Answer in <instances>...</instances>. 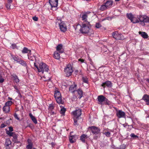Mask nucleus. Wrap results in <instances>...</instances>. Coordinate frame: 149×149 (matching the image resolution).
<instances>
[{
	"label": "nucleus",
	"instance_id": "41",
	"mask_svg": "<svg viewBox=\"0 0 149 149\" xmlns=\"http://www.w3.org/2000/svg\"><path fill=\"white\" fill-rule=\"evenodd\" d=\"M104 134L107 137H109L110 136L111 133L109 132H105Z\"/></svg>",
	"mask_w": 149,
	"mask_h": 149
},
{
	"label": "nucleus",
	"instance_id": "43",
	"mask_svg": "<svg viewBox=\"0 0 149 149\" xmlns=\"http://www.w3.org/2000/svg\"><path fill=\"white\" fill-rule=\"evenodd\" d=\"M102 26L99 23H97L96 24L95 27L97 28H99Z\"/></svg>",
	"mask_w": 149,
	"mask_h": 149
},
{
	"label": "nucleus",
	"instance_id": "46",
	"mask_svg": "<svg viewBox=\"0 0 149 149\" xmlns=\"http://www.w3.org/2000/svg\"><path fill=\"white\" fill-rule=\"evenodd\" d=\"M79 118L77 119L75 118H74V125H77V122L78 121V120H79Z\"/></svg>",
	"mask_w": 149,
	"mask_h": 149
},
{
	"label": "nucleus",
	"instance_id": "55",
	"mask_svg": "<svg viewBox=\"0 0 149 149\" xmlns=\"http://www.w3.org/2000/svg\"><path fill=\"white\" fill-rule=\"evenodd\" d=\"M97 138L98 136H94L93 137L94 139H97Z\"/></svg>",
	"mask_w": 149,
	"mask_h": 149
},
{
	"label": "nucleus",
	"instance_id": "20",
	"mask_svg": "<svg viewBox=\"0 0 149 149\" xmlns=\"http://www.w3.org/2000/svg\"><path fill=\"white\" fill-rule=\"evenodd\" d=\"M77 85L76 84L72 85L69 88V91L71 93H74L76 89Z\"/></svg>",
	"mask_w": 149,
	"mask_h": 149
},
{
	"label": "nucleus",
	"instance_id": "54",
	"mask_svg": "<svg viewBox=\"0 0 149 149\" xmlns=\"http://www.w3.org/2000/svg\"><path fill=\"white\" fill-rule=\"evenodd\" d=\"M123 148L122 149H125V146L123 145H121L120 146V148L121 149V148Z\"/></svg>",
	"mask_w": 149,
	"mask_h": 149
},
{
	"label": "nucleus",
	"instance_id": "63",
	"mask_svg": "<svg viewBox=\"0 0 149 149\" xmlns=\"http://www.w3.org/2000/svg\"><path fill=\"white\" fill-rule=\"evenodd\" d=\"M1 107V106L0 105V108Z\"/></svg>",
	"mask_w": 149,
	"mask_h": 149
},
{
	"label": "nucleus",
	"instance_id": "15",
	"mask_svg": "<svg viewBox=\"0 0 149 149\" xmlns=\"http://www.w3.org/2000/svg\"><path fill=\"white\" fill-rule=\"evenodd\" d=\"M101 86L104 88L106 86L111 87L112 86V84L111 81H108L103 83L101 85Z\"/></svg>",
	"mask_w": 149,
	"mask_h": 149
},
{
	"label": "nucleus",
	"instance_id": "3",
	"mask_svg": "<svg viewBox=\"0 0 149 149\" xmlns=\"http://www.w3.org/2000/svg\"><path fill=\"white\" fill-rule=\"evenodd\" d=\"M34 64L39 72H41L43 74L44 72L45 73L47 72L49 70L48 66L45 63H34Z\"/></svg>",
	"mask_w": 149,
	"mask_h": 149
},
{
	"label": "nucleus",
	"instance_id": "11",
	"mask_svg": "<svg viewBox=\"0 0 149 149\" xmlns=\"http://www.w3.org/2000/svg\"><path fill=\"white\" fill-rule=\"evenodd\" d=\"M73 114L74 117V118L77 119L79 118V117L81 114V110L80 109H76L72 112Z\"/></svg>",
	"mask_w": 149,
	"mask_h": 149
},
{
	"label": "nucleus",
	"instance_id": "37",
	"mask_svg": "<svg viewBox=\"0 0 149 149\" xmlns=\"http://www.w3.org/2000/svg\"><path fill=\"white\" fill-rule=\"evenodd\" d=\"M107 8V7L105 4L104 5H102L101 6L100 9L102 11H103L106 9Z\"/></svg>",
	"mask_w": 149,
	"mask_h": 149
},
{
	"label": "nucleus",
	"instance_id": "51",
	"mask_svg": "<svg viewBox=\"0 0 149 149\" xmlns=\"http://www.w3.org/2000/svg\"><path fill=\"white\" fill-rule=\"evenodd\" d=\"M9 131L10 132H12L13 131V128L12 127H9Z\"/></svg>",
	"mask_w": 149,
	"mask_h": 149
},
{
	"label": "nucleus",
	"instance_id": "52",
	"mask_svg": "<svg viewBox=\"0 0 149 149\" xmlns=\"http://www.w3.org/2000/svg\"><path fill=\"white\" fill-rule=\"evenodd\" d=\"M78 61H81V63H83L84 62V59L80 58L78 59Z\"/></svg>",
	"mask_w": 149,
	"mask_h": 149
},
{
	"label": "nucleus",
	"instance_id": "49",
	"mask_svg": "<svg viewBox=\"0 0 149 149\" xmlns=\"http://www.w3.org/2000/svg\"><path fill=\"white\" fill-rule=\"evenodd\" d=\"M10 3L7 4L6 5V7L8 9H10Z\"/></svg>",
	"mask_w": 149,
	"mask_h": 149
},
{
	"label": "nucleus",
	"instance_id": "6",
	"mask_svg": "<svg viewBox=\"0 0 149 149\" xmlns=\"http://www.w3.org/2000/svg\"><path fill=\"white\" fill-rule=\"evenodd\" d=\"M64 72L67 76H70L73 72V70L71 64H68L65 69Z\"/></svg>",
	"mask_w": 149,
	"mask_h": 149
},
{
	"label": "nucleus",
	"instance_id": "59",
	"mask_svg": "<svg viewBox=\"0 0 149 149\" xmlns=\"http://www.w3.org/2000/svg\"><path fill=\"white\" fill-rule=\"evenodd\" d=\"M8 98L10 100H12V98L10 97H8Z\"/></svg>",
	"mask_w": 149,
	"mask_h": 149
},
{
	"label": "nucleus",
	"instance_id": "44",
	"mask_svg": "<svg viewBox=\"0 0 149 149\" xmlns=\"http://www.w3.org/2000/svg\"><path fill=\"white\" fill-rule=\"evenodd\" d=\"M130 136L132 138H138V136H137L136 135H135L134 133L131 134L130 135Z\"/></svg>",
	"mask_w": 149,
	"mask_h": 149
},
{
	"label": "nucleus",
	"instance_id": "24",
	"mask_svg": "<svg viewBox=\"0 0 149 149\" xmlns=\"http://www.w3.org/2000/svg\"><path fill=\"white\" fill-rule=\"evenodd\" d=\"M29 115L33 122L35 124H36L37 123V121L35 117L33 116L31 113H29Z\"/></svg>",
	"mask_w": 149,
	"mask_h": 149
},
{
	"label": "nucleus",
	"instance_id": "4",
	"mask_svg": "<svg viewBox=\"0 0 149 149\" xmlns=\"http://www.w3.org/2000/svg\"><path fill=\"white\" fill-rule=\"evenodd\" d=\"M56 23V25H58L59 26L60 29L62 31L64 32L66 31L67 28L63 22H61V19H57Z\"/></svg>",
	"mask_w": 149,
	"mask_h": 149
},
{
	"label": "nucleus",
	"instance_id": "38",
	"mask_svg": "<svg viewBox=\"0 0 149 149\" xmlns=\"http://www.w3.org/2000/svg\"><path fill=\"white\" fill-rule=\"evenodd\" d=\"M6 133L10 136H12L14 134H15V133L14 132H10L9 131H7L6 132Z\"/></svg>",
	"mask_w": 149,
	"mask_h": 149
},
{
	"label": "nucleus",
	"instance_id": "13",
	"mask_svg": "<svg viewBox=\"0 0 149 149\" xmlns=\"http://www.w3.org/2000/svg\"><path fill=\"white\" fill-rule=\"evenodd\" d=\"M27 141L28 144L26 146V149H36L33 147V143L30 139H28Z\"/></svg>",
	"mask_w": 149,
	"mask_h": 149
},
{
	"label": "nucleus",
	"instance_id": "16",
	"mask_svg": "<svg viewBox=\"0 0 149 149\" xmlns=\"http://www.w3.org/2000/svg\"><path fill=\"white\" fill-rule=\"evenodd\" d=\"M56 51L59 53H62L64 52V50L63 49V45L62 44H59L56 47Z\"/></svg>",
	"mask_w": 149,
	"mask_h": 149
},
{
	"label": "nucleus",
	"instance_id": "28",
	"mask_svg": "<svg viewBox=\"0 0 149 149\" xmlns=\"http://www.w3.org/2000/svg\"><path fill=\"white\" fill-rule=\"evenodd\" d=\"M113 1H112V0H109L107 1L105 3V4L108 8H109L112 5Z\"/></svg>",
	"mask_w": 149,
	"mask_h": 149
},
{
	"label": "nucleus",
	"instance_id": "25",
	"mask_svg": "<svg viewBox=\"0 0 149 149\" xmlns=\"http://www.w3.org/2000/svg\"><path fill=\"white\" fill-rule=\"evenodd\" d=\"M88 138L87 136L85 134H82L80 136V140L83 143L85 142V139Z\"/></svg>",
	"mask_w": 149,
	"mask_h": 149
},
{
	"label": "nucleus",
	"instance_id": "57",
	"mask_svg": "<svg viewBox=\"0 0 149 149\" xmlns=\"http://www.w3.org/2000/svg\"><path fill=\"white\" fill-rule=\"evenodd\" d=\"M12 46L13 47V48L14 49L16 47V45L15 44L12 45Z\"/></svg>",
	"mask_w": 149,
	"mask_h": 149
},
{
	"label": "nucleus",
	"instance_id": "60",
	"mask_svg": "<svg viewBox=\"0 0 149 149\" xmlns=\"http://www.w3.org/2000/svg\"><path fill=\"white\" fill-rule=\"evenodd\" d=\"M88 59L89 60V61H90V62L92 61L91 60V59L90 58H88Z\"/></svg>",
	"mask_w": 149,
	"mask_h": 149
},
{
	"label": "nucleus",
	"instance_id": "36",
	"mask_svg": "<svg viewBox=\"0 0 149 149\" xmlns=\"http://www.w3.org/2000/svg\"><path fill=\"white\" fill-rule=\"evenodd\" d=\"M12 59L17 63H18V61L20 60V59L18 58L17 57L13 55H12Z\"/></svg>",
	"mask_w": 149,
	"mask_h": 149
},
{
	"label": "nucleus",
	"instance_id": "19",
	"mask_svg": "<svg viewBox=\"0 0 149 149\" xmlns=\"http://www.w3.org/2000/svg\"><path fill=\"white\" fill-rule=\"evenodd\" d=\"M142 100L146 102L147 105L149 104V95L147 94L144 95L143 97Z\"/></svg>",
	"mask_w": 149,
	"mask_h": 149
},
{
	"label": "nucleus",
	"instance_id": "9",
	"mask_svg": "<svg viewBox=\"0 0 149 149\" xmlns=\"http://www.w3.org/2000/svg\"><path fill=\"white\" fill-rule=\"evenodd\" d=\"M89 129L91 130L92 133L95 134H99L100 130L99 128L94 126L89 127Z\"/></svg>",
	"mask_w": 149,
	"mask_h": 149
},
{
	"label": "nucleus",
	"instance_id": "58",
	"mask_svg": "<svg viewBox=\"0 0 149 149\" xmlns=\"http://www.w3.org/2000/svg\"><path fill=\"white\" fill-rule=\"evenodd\" d=\"M9 3H11L12 2V0H8Z\"/></svg>",
	"mask_w": 149,
	"mask_h": 149
},
{
	"label": "nucleus",
	"instance_id": "35",
	"mask_svg": "<svg viewBox=\"0 0 149 149\" xmlns=\"http://www.w3.org/2000/svg\"><path fill=\"white\" fill-rule=\"evenodd\" d=\"M11 143L10 140L9 139H8L6 140L5 144L6 146H8L11 144Z\"/></svg>",
	"mask_w": 149,
	"mask_h": 149
},
{
	"label": "nucleus",
	"instance_id": "42",
	"mask_svg": "<svg viewBox=\"0 0 149 149\" xmlns=\"http://www.w3.org/2000/svg\"><path fill=\"white\" fill-rule=\"evenodd\" d=\"M14 88L17 90L16 92H17L19 94H20L21 95V94L20 93L19 91V90L17 87L16 86H13Z\"/></svg>",
	"mask_w": 149,
	"mask_h": 149
},
{
	"label": "nucleus",
	"instance_id": "14",
	"mask_svg": "<svg viewBox=\"0 0 149 149\" xmlns=\"http://www.w3.org/2000/svg\"><path fill=\"white\" fill-rule=\"evenodd\" d=\"M58 0H49V2L52 7H55L58 6Z\"/></svg>",
	"mask_w": 149,
	"mask_h": 149
},
{
	"label": "nucleus",
	"instance_id": "33",
	"mask_svg": "<svg viewBox=\"0 0 149 149\" xmlns=\"http://www.w3.org/2000/svg\"><path fill=\"white\" fill-rule=\"evenodd\" d=\"M29 51V52H31V50H28L27 48L24 47L22 51V52L23 53H27Z\"/></svg>",
	"mask_w": 149,
	"mask_h": 149
},
{
	"label": "nucleus",
	"instance_id": "27",
	"mask_svg": "<svg viewBox=\"0 0 149 149\" xmlns=\"http://www.w3.org/2000/svg\"><path fill=\"white\" fill-rule=\"evenodd\" d=\"M77 91L78 93L77 96L79 99H80L82 96V91L81 89H79Z\"/></svg>",
	"mask_w": 149,
	"mask_h": 149
},
{
	"label": "nucleus",
	"instance_id": "31",
	"mask_svg": "<svg viewBox=\"0 0 149 149\" xmlns=\"http://www.w3.org/2000/svg\"><path fill=\"white\" fill-rule=\"evenodd\" d=\"M16 83H18L19 82V79H18V77L15 74L13 75H12Z\"/></svg>",
	"mask_w": 149,
	"mask_h": 149
},
{
	"label": "nucleus",
	"instance_id": "62",
	"mask_svg": "<svg viewBox=\"0 0 149 149\" xmlns=\"http://www.w3.org/2000/svg\"><path fill=\"white\" fill-rule=\"evenodd\" d=\"M19 96L21 97H22V95H20V94H19Z\"/></svg>",
	"mask_w": 149,
	"mask_h": 149
},
{
	"label": "nucleus",
	"instance_id": "47",
	"mask_svg": "<svg viewBox=\"0 0 149 149\" xmlns=\"http://www.w3.org/2000/svg\"><path fill=\"white\" fill-rule=\"evenodd\" d=\"M14 116L15 118L16 119H17V120H19V118L18 117L17 114L16 113H15L14 115Z\"/></svg>",
	"mask_w": 149,
	"mask_h": 149
},
{
	"label": "nucleus",
	"instance_id": "23",
	"mask_svg": "<svg viewBox=\"0 0 149 149\" xmlns=\"http://www.w3.org/2000/svg\"><path fill=\"white\" fill-rule=\"evenodd\" d=\"M139 34L140 35L144 38H147L148 37V34L145 32L139 31Z\"/></svg>",
	"mask_w": 149,
	"mask_h": 149
},
{
	"label": "nucleus",
	"instance_id": "29",
	"mask_svg": "<svg viewBox=\"0 0 149 149\" xmlns=\"http://www.w3.org/2000/svg\"><path fill=\"white\" fill-rule=\"evenodd\" d=\"M59 52L57 51H55L54 54V57L56 59H59L60 58V54Z\"/></svg>",
	"mask_w": 149,
	"mask_h": 149
},
{
	"label": "nucleus",
	"instance_id": "32",
	"mask_svg": "<svg viewBox=\"0 0 149 149\" xmlns=\"http://www.w3.org/2000/svg\"><path fill=\"white\" fill-rule=\"evenodd\" d=\"M82 80L83 82L86 84L88 83V79L86 77H83L82 78Z\"/></svg>",
	"mask_w": 149,
	"mask_h": 149
},
{
	"label": "nucleus",
	"instance_id": "50",
	"mask_svg": "<svg viewBox=\"0 0 149 149\" xmlns=\"http://www.w3.org/2000/svg\"><path fill=\"white\" fill-rule=\"evenodd\" d=\"M32 18L35 21H37L38 20V18L36 16L33 17Z\"/></svg>",
	"mask_w": 149,
	"mask_h": 149
},
{
	"label": "nucleus",
	"instance_id": "1",
	"mask_svg": "<svg viewBox=\"0 0 149 149\" xmlns=\"http://www.w3.org/2000/svg\"><path fill=\"white\" fill-rule=\"evenodd\" d=\"M137 18L133 17L131 22L134 24L139 23L143 26L145 25V23H149V17L146 15H138Z\"/></svg>",
	"mask_w": 149,
	"mask_h": 149
},
{
	"label": "nucleus",
	"instance_id": "53",
	"mask_svg": "<svg viewBox=\"0 0 149 149\" xmlns=\"http://www.w3.org/2000/svg\"><path fill=\"white\" fill-rule=\"evenodd\" d=\"M5 126H6V125L3 123L1 124V128H3Z\"/></svg>",
	"mask_w": 149,
	"mask_h": 149
},
{
	"label": "nucleus",
	"instance_id": "18",
	"mask_svg": "<svg viewBox=\"0 0 149 149\" xmlns=\"http://www.w3.org/2000/svg\"><path fill=\"white\" fill-rule=\"evenodd\" d=\"M12 137H13L12 141L14 143H20L19 141L17 139V134L15 133L14 134Z\"/></svg>",
	"mask_w": 149,
	"mask_h": 149
},
{
	"label": "nucleus",
	"instance_id": "45",
	"mask_svg": "<svg viewBox=\"0 0 149 149\" xmlns=\"http://www.w3.org/2000/svg\"><path fill=\"white\" fill-rule=\"evenodd\" d=\"M104 103L106 104H109V101L108 99L105 97V100L104 101Z\"/></svg>",
	"mask_w": 149,
	"mask_h": 149
},
{
	"label": "nucleus",
	"instance_id": "56",
	"mask_svg": "<svg viewBox=\"0 0 149 149\" xmlns=\"http://www.w3.org/2000/svg\"><path fill=\"white\" fill-rule=\"evenodd\" d=\"M90 63L92 66H93L94 65V63H93V61H92L90 62Z\"/></svg>",
	"mask_w": 149,
	"mask_h": 149
},
{
	"label": "nucleus",
	"instance_id": "61",
	"mask_svg": "<svg viewBox=\"0 0 149 149\" xmlns=\"http://www.w3.org/2000/svg\"><path fill=\"white\" fill-rule=\"evenodd\" d=\"M120 0H115L116 1H119Z\"/></svg>",
	"mask_w": 149,
	"mask_h": 149
},
{
	"label": "nucleus",
	"instance_id": "12",
	"mask_svg": "<svg viewBox=\"0 0 149 149\" xmlns=\"http://www.w3.org/2000/svg\"><path fill=\"white\" fill-rule=\"evenodd\" d=\"M116 115L118 118H123L125 117V113L120 110L117 111Z\"/></svg>",
	"mask_w": 149,
	"mask_h": 149
},
{
	"label": "nucleus",
	"instance_id": "5",
	"mask_svg": "<svg viewBox=\"0 0 149 149\" xmlns=\"http://www.w3.org/2000/svg\"><path fill=\"white\" fill-rule=\"evenodd\" d=\"M13 103L12 101H7L3 108V111L5 113H8L10 111V106Z\"/></svg>",
	"mask_w": 149,
	"mask_h": 149
},
{
	"label": "nucleus",
	"instance_id": "40",
	"mask_svg": "<svg viewBox=\"0 0 149 149\" xmlns=\"http://www.w3.org/2000/svg\"><path fill=\"white\" fill-rule=\"evenodd\" d=\"M66 109L64 108H62L60 110V113L63 114H64L65 113V111H66Z\"/></svg>",
	"mask_w": 149,
	"mask_h": 149
},
{
	"label": "nucleus",
	"instance_id": "64",
	"mask_svg": "<svg viewBox=\"0 0 149 149\" xmlns=\"http://www.w3.org/2000/svg\"><path fill=\"white\" fill-rule=\"evenodd\" d=\"M79 118H81V117H79Z\"/></svg>",
	"mask_w": 149,
	"mask_h": 149
},
{
	"label": "nucleus",
	"instance_id": "10",
	"mask_svg": "<svg viewBox=\"0 0 149 149\" xmlns=\"http://www.w3.org/2000/svg\"><path fill=\"white\" fill-rule=\"evenodd\" d=\"M54 104H49L48 109L49 110V113L48 116H49L52 115L56 114V112L53 111V110L54 109Z\"/></svg>",
	"mask_w": 149,
	"mask_h": 149
},
{
	"label": "nucleus",
	"instance_id": "2",
	"mask_svg": "<svg viewBox=\"0 0 149 149\" xmlns=\"http://www.w3.org/2000/svg\"><path fill=\"white\" fill-rule=\"evenodd\" d=\"M89 24V22H87L86 24H83L80 31L82 33H87L88 36H91L93 34L94 32L92 30L90 29L88 26Z\"/></svg>",
	"mask_w": 149,
	"mask_h": 149
},
{
	"label": "nucleus",
	"instance_id": "8",
	"mask_svg": "<svg viewBox=\"0 0 149 149\" xmlns=\"http://www.w3.org/2000/svg\"><path fill=\"white\" fill-rule=\"evenodd\" d=\"M54 97L57 102L59 104L62 103L61 95L59 91H56L55 92Z\"/></svg>",
	"mask_w": 149,
	"mask_h": 149
},
{
	"label": "nucleus",
	"instance_id": "21",
	"mask_svg": "<svg viewBox=\"0 0 149 149\" xmlns=\"http://www.w3.org/2000/svg\"><path fill=\"white\" fill-rule=\"evenodd\" d=\"M76 138H77V136L76 135H74L71 136L69 137V141L71 143H74L76 141Z\"/></svg>",
	"mask_w": 149,
	"mask_h": 149
},
{
	"label": "nucleus",
	"instance_id": "30",
	"mask_svg": "<svg viewBox=\"0 0 149 149\" xmlns=\"http://www.w3.org/2000/svg\"><path fill=\"white\" fill-rule=\"evenodd\" d=\"M18 63H19V64H20L21 65H22L24 66V67H27V64L26 63V62L25 61H24L22 60L21 59H20L19 61H18Z\"/></svg>",
	"mask_w": 149,
	"mask_h": 149
},
{
	"label": "nucleus",
	"instance_id": "34",
	"mask_svg": "<svg viewBox=\"0 0 149 149\" xmlns=\"http://www.w3.org/2000/svg\"><path fill=\"white\" fill-rule=\"evenodd\" d=\"M127 17L130 19V20L132 19L134 17L133 15L131 13H127Z\"/></svg>",
	"mask_w": 149,
	"mask_h": 149
},
{
	"label": "nucleus",
	"instance_id": "48",
	"mask_svg": "<svg viewBox=\"0 0 149 149\" xmlns=\"http://www.w3.org/2000/svg\"><path fill=\"white\" fill-rule=\"evenodd\" d=\"M4 81V79L2 78V76H1V77H0V83H3Z\"/></svg>",
	"mask_w": 149,
	"mask_h": 149
},
{
	"label": "nucleus",
	"instance_id": "7",
	"mask_svg": "<svg viewBox=\"0 0 149 149\" xmlns=\"http://www.w3.org/2000/svg\"><path fill=\"white\" fill-rule=\"evenodd\" d=\"M113 38L117 40H123L124 39V37L121 33H119L117 31H115L113 33Z\"/></svg>",
	"mask_w": 149,
	"mask_h": 149
},
{
	"label": "nucleus",
	"instance_id": "22",
	"mask_svg": "<svg viewBox=\"0 0 149 149\" xmlns=\"http://www.w3.org/2000/svg\"><path fill=\"white\" fill-rule=\"evenodd\" d=\"M45 73L47 74V75H44L43 76L42 78L44 79L43 80L44 81H49L50 79V74L49 73L47 72H45Z\"/></svg>",
	"mask_w": 149,
	"mask_h": 149
},
{
	"label": "nucleus",
	"instance_id": "39",
	"mask_svg": "<svg viewBox=\"0 0 149 149\" xmlns=\"http://www.w3.org/2000/svg\"><path fill=\"white\" fill-rule=\"evenodd\" d=\"M28 59L29 60L32 61H34V60H36V58L35 56H29V54H28Z\"/></svg>",
	"mask_w": 149,
	"mask_h": 149
},
{
	"label": "nucleus",
	"instance_id": "26",
	"mask_svg": "<svg viewBox=\"0 0 149 149\" xmlns=\"http://www.w3.org/2000/svg\"><path fill=\"white\" fill-rule=\"evenodd\" d=\"M88 15L86 14H84L82 15L81 16L82 20L84 22H86V23L88 22L87 20Z\"/></svg>",
	"mask_w": 149,
	"mask_h": 149
},
{
	"label": "nucleus",
	"instance_id": "17",
	"mask_svg": "<svg viewBox=\"0 0 149 149\" xmlns=\"http://www.w3.org/2000/svg\"><path fill=\"white\" fill-rule=\"evenodd\" d=\"M105 97L103 95H101L98 96L97 99L98 101L99 102V104H102V103L104 102L105 100Z\"/></svg>",
	"mask_w": 149,
	"mask_h": 149
}]
</instances>
